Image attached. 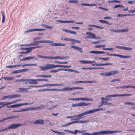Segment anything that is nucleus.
I'll return each instance as SVG.
<instances>
[{"mask_svg": "<svg viewBox=\"0 0 135 135\" xmlns=\"http://www.w3.org/2000/svg\"><path fill=\"white\" fill-rule=\"evenodd\" d=\"M122 131L118 130L110 131L105 130L99 132H93L92 133L88 132L84 133V135H104L107 134H110L115 133H117L121 132Z\"/></svg>", "mask_w": 135, "mask_h": 135, "instance_id": "nucleus-1", "label": "nucleus"}, {"mask_svg": "<svg viewBox=\"0 0 135 135\" xmlns=\"http://www.w3.org/2000/svg\"><path fill=\"white\" fill-rule=\"evenodd\" d=\"M71 67V65H55L52 64H48L44 66H40L39 68L41 71L46 70L48 69H54L57 67L61 68H70Z\"/></svg>", "mask_w": 135, "mask_h": 135, "instance_id": "nucleus-2", "label": "nucleus"}, {"mask_svg": "<svg viewBox=\"0 0 135 135\" xmlns=\"http://www.w3.org/2000/svg\"><path fill=\"white\" fill-rule=\"evenodd\" d=\"M21 95H20L15 94L10 95L7 96H4L1 99L2 100H6L7 99H11L15 98L20 97Z\"/></svg>", "mask_w": 135, "mask_h": 135, "instance_id": "nucleus-3", "label": "nucleus"}, {"mask_svg": "<svg viewBox=\"0 0 135 135\" xmlns=\"http://www.w3.org/2000/svg\"><path fill=\"white\" fill-rule=\"evenodd\" d=\"M119 72L117 71H109V72L102 73H100V75L103 76H110L113 75L118 73Z\"/></svg>", "mask_w": 135, "mask_h": 135, "instance_id": "nucleus-4", "label": "nucleus"}, {"mask_svg": "<svg viewBox=\"0 0 135 135\" xmlns=\"http://www.w3.org/2000/svg\"><path fill=\"white\" fill-rule=\"evenodd\" d=\"M68 99L70 100H81L82 101H92L93 100L91 98H88L86 97H81L78 98H69Z\"/></svg>", "mask_w": 135, "mask_h": 135, "instance_id": "nucleus-5", "label": "nucleus"}, {"mask_svg": "<svg viewBox=\"0 0 135 135\" xmlns=\"http://www.w3.org/2000/svg\"><path fill=\"white\" fill-rule=\"evenodd\" d=\"M37 47H32L29 48L22 47L21 48V49L25 50H27V51L25 52H22L21 53L22 54H26L30 53L31 52V50L32 49L36 48Z\"/></svg>", "mask_w": 135, "mask_h": 135, "instance_id": "nucleus-6", "label": "nucleus"}, {"mask_svg": "<svg viewBox=\"0 0 135 135\" xmlns=\"http://www.w3.org/2000/svg\"><path fill=\"white\" fill-rule=\"evenodd\" d=\"M32 104L30 103H20L18 104H14L10 106H8L7 107V108H14L20 107L24 105H27L31 104Z\"/></svg>", "mask_w": 135, "mask_h": 135, "instance_id": "nucleus-7", "label": "nucleus"}, {"mask_svg": "<svg viewBox=\"0 0 135 135\" xmlns=\"http://www.w3.org/2000/svg\"><path fill=\"white\" fill-rule=\"evenodd\" d=\"M106 55L109 56H114L116 57H119L122 58H129L131 57V56H124L122 55H120L117 54H110L109 53H107Z\"/></svg>", "mask_w": 135, "mask_h": 135, "instance_id": "nucleus-8", "label": "nucleus"}, {"mask_svg": "<svg viewBox=\"0 0 135 135\" xmlns=\"http://www.w3.org/2000/svg\"><path fill=\"white\" fill-rule=\"evenodd\" d=\"M86 34L87 35L89 36H87L86 38H94L95 37V34L90 32H86Z\"/></svg>", "mask_w": 135, "mask_h": 135, "instance_id": "nucleus-9", "label": "nucleus"}, {"mask_svg": "<svg viewBox=\"0 0 135 135\" xmlns=\"http://www.w3.org/2000/svg\"><path fill=\"white\" fill-rule=\"evenodd\" d=\"M64 131H66L68 133L74 134H76L77 132L81 133V131H80L75 130L74 131H71L69 130H65Z\"/></svg>", "mask_w": 135, "mask_h": 135, "instance_id": "nucleus-10", "label": "nucleus"}, {"mask_svg": "<svg viewBox=\"0 0 135 135\" xmlns=\"http://www.w3.org/2000/svg\"><path fill=\"white\" fill-rule=\"evenodd\" d=\"M73 90V87H65L61 89H60V91H66L72 90Z\"/></svg>", "mask_w": 135, "mask_h": 135, "instance_id": "nucleus-11", "label": "nucleus"}, {"mask_svg": "<svg viewBox=\"0 0 135 135\" xmlns=\"http://www.w3.org/2000/svg\"><path fill=\"white\" fill-rule=\"evenodd\" d=\"M79 61L80 62L84 64H92L95 62V61H89L84 60H80Z\"/></svg>", "mask_w": 135, "mask_h": 135, "instance_id": "nucleus-12", "label": "nucleus"}, {"mask_svg": "<svg viewBox=\"0 0 135 135\" xmlns=\"http://www.w3.org/2000/svg\"><path fill=\"white\" fill-rule=\"evenodd\" d=\"M47 107V105H41L38 106L33 107V110L44 109L46 108Z\"/></svg>", "mask_w": 135, "mask_h": 135, "instance_id": "nucleus-13", "label": "nucleus"}, {"mask_svg": "<svg viewBox=\"0 0 135 135\" xmlns=\"http://www.w3.org/2000/svg\"><path fill=\"white\" fill-rule=\"evenodd\" d=\"M89 122V121L88 120H79V121H73L69 123L66 124V126H69L70 124H71L74 123H84L86 122Z\"/></svg>", "mask_w": 135, "mask_h": 135, "instance_id": "nucleus-14", "label": "nucleus"}, {"mask_svg": "<svg viewBox=\"0 0 135 135\" xmlns=\"http://www.w3.org/2000/svg\"><path fill=\"white\" fill-rule=\"evenodd\" d=\"M33 123L35 124H42L44 123V120L41 119H38L33 122Z\"/></svg>", "mask_w": 135, "mask_h": 135, "instance_id": "nucleus-15", "label": "nucleus"}, {"mask_svg": "<svg viewBox=\"0 0 135 135\" xmlns=\"http://www.w3.org/2000/svg\"><path fill=\"white\" fill-rule=\"evenodd\" d=\"M27 82L30 84H36L37 83V82L36 81V79H28Z\"/></svg>", "mask_w": 135, "mask_h": 135, "instance_id": "nucleus-16", "label": "nucleus"}, {"mask_svg": "<svg viewBox=\"0 0 135 135\" xmlns=\"http://www.w3.org/2000/svg\"><path fill=\"white\" fill-rule=\"evenodd\" d=\"M12 102H0V105H2V106L4 107V106H7L8 105L12 104Z\"/></svg>", "mask_w": 135, "mask_h": 135, "instance_id": "nucleus-17", "label": "nucleus"}, {"mask_svg": "<svg viewBox=\"0 0 135 135\" xmlns=\"http://www.w3.org/2000/svg\"><path fill=\"white\" fill-rule=\"evenodd\" d=\"M78 106H87L91 104L90 103H86L84 102H80L78 103Z\"/></svg>", "mask_w": 135, "mask_h": 135, "instance_id": "nucleus-18", "label": "nucleus"}, {"mask_svg": "<svg viewBox=\"0 0 135 135\" xmlns=\"http://www.w3.org/2000/svg\"><path fill=\"white\" fill-rule=\"evenodd\" d=\"M18 117H19V116H12L11 117H9L8 118H5L3 119L0 120V122H3L4 121H5L7 119H12V118H17Z\"/></svg>", "mask_w": 135, "mask_h": 135, "instance_id": "nucleus-19", "label": "nucleus"}, {"mask_svg": "<svg viewBox=\"0 0 135 135\" xmlns=\"http://www.w3.org/2000/svg\"><path fill=\"white\" fill-rule=\"evenodd\" d=\"M66 70H65V69H55L54 70H51L50 71V72L51 73H56L60 71L64 70L65 71Z\"/></svg>", "mask_w": 135, "mask_h": 135, "instance_id": "nucleus-20", "label": "nucleus"}, {"mask_svg": "<svg viewBox=\"0 0 135 135\" xmlns=\"http://www.w3.org/2000/svg\"><path fill=\"white\" fill-rule=\"evenodd\" d=\"M45 90L47 91H60V89H56V88H54V89H41L40 90H39V91H44Z\"/></svg>", "mask_w": 135, "mask_h": 135, "instance_id": "nucleus-21", "label": "nucleus"}, {"mask_svg": "<svg viewBox=\"0 0 135 135\" xmlns=\"http://www.w3.org/2000/svg\"><path fill=\"white\" fill-rule=\"evenodd\" d=\"M24 126L23 124L20 123L12 124L10 125L9 127H19L20 126Z\"/></svg>", "mask_w": 135, "mask_h": 135, "instance_id": "nucleus-22", "label": "nucleus"}, {"mask_svg": "<svg viewBox=\"0 0 135 135\" xmlns=\"http://www.w3.org/2000/svg\"><path fill=\"white\" fill-rule=\"evenodd\" d=\"M35 57L34 56L32 57H28L21 60V61H24V60H31L32 59H35Z\"/></svg>", "mask_w": 135, "mask_h": 135, "instance_id": "nucleus-23", "label": "nucleus"}, {"mask_svg": "<svg viewBox=\"0 0 135 135\" xmlns=\"http://www.w3.org/2000/svg\"><path fill=\"white\" fill-rule=\"evenodd\" d=\"M65 70H65L66 71H70L71 72H73L79 74L80 73V72L79 71H77L76 70H75V69H65Z\"/></svg>", "mask_w": 135, "mask_h": 135, "instance_id": "nucleus-24", "label": "nucleus"}, {"mask_svg": "<svg viewBox=\"0 0 135 135\" xmlns=\"http://www.w3.org/2000/svg\"><path fill=\"white\" fill-rule=\"evenodd\" d=\"M28 89V88H20L19 89L18 91L20 92H27Z\"/></svg>", "mask_w": 135, "mask_h": 135, "instance_id": "nucleus-25", "label": "nucleus"}, {"mask_svg": "<svg viewBox=\"0 0 135 135\" xmlns=\"http://www.w3.org/2000/svg\"><path fill=\"white\" fill-rule=\"evenodd\" d=\"M99 21L102 23H105L110 25H112V23H109L108 21L106 20H99Z\"/></svg>", "mask_w": 135, "mask_h": 135, "instance_id": "nucleus-26", "label": "nucleus"}, {"mask_svg": "<svg viewBox=\"0 0 135 135\" xmlns=\"http://www.w3.org/2000/svg\"><path fill=\"white\" fill-rule=\"evenodd\" d=\"M32 110H33V107H28L22 109V111H25Z\"/></svg>", "mask_w": 135, "mask_h": 135, "instance_id": "nucleus-27", "label": "nucleus"}, {"mask_svg": "<svg viewBox=\"0 0 135 135\" xmlns=\"http://www.w3.org/2000/svg\"><path fill=\"white\" fill-rule=\"evenodd\" d=\"M120 97V94H115L112 95H108L105 96L106 98L114 97Z\"/></svg>", "mask_w": 135, "mask_h": 135, "instance_id": "nucleus-28", "label": "nucleus"}, {"mask_svg": "<svg viewBox=\"0 0 135 135\" xmlns=\"http://www.w3.org/2000/svg\"><path fill=\"white\" fill-rule=\"evenodd\" d=\"M65 58H66L60 56H56L55 57L53 56V59H60L62 60L63 59H65Z\"/></svg>", "mask_w": 135, "mask_h": 135, "instance_id": "nucleus-29", "label": "nucleus"}, {"mask_svg": "<svg viewBox=\"0 0 135 135\" xmlns=\"http://www.w3.org/2000/svg\"><path fill=\"white\" fill-rule=\"evenodd\" d=\"M18 127H8L7 128L3 129L2 130H0V132H2V131H6L7 129H14L15 128H16Z\"/></svg>", "mask_w": 135, "mask_h": 135, "instance_id": "nucleus-30", "label": "nucleus"}, {"mask_svg": "<svg viewBox=\"0 0 135 135\" xmlns=\"http://www.w3.org/2000/svg\"><path fill=\"white\" fill-rule=\"evenodd\" d=\"M88 114H90L95 112V109L91 110H88L86 111Z\"/></svg>", "mask_w": 135, "mask_h": 135, "instance_id": "nucleus-31", "label": "nucleus"}, {"mask_svg": "<svg viewBox=\"0 0 135 135\" xmlns=\"http://www.w3.org/2000/svg\"><path fill=\"white\" fill-rule=\"evenodd\" d=\"M125 104L127 105H135V103L131 102H126L124 103Z\"/></svg>", "mask_w": 135, "mask_h": 135, "instance_id": "nucleus-32", "label": "nucleus"}, {"mask_svg": "<svg viewBox=\"0 0 135 135\" xmlns=\"http://www.w3.org/2000/svg\"><path fill=\"white\" fill-rule=\"evenodd\" d=\"M1 13L2 16V22L3 23H4L5 22V17L4 16V14L3 11H1Z\"/></svg>", "mask_w": 135, "mask_h": 135, "instance_id": "nucleus-33", "label": "nucleus"}, {"mask_svg": "<svg viewBox=\"0 0 135 135\" xmlns=\"http://www.w3.org/2000/svg\"><path fill=\"white\" fill-rule=\"evenodd\" d=\"M129 31V29L128 28L123 29L122 30H119V32H128Z\"/></svg>", "mask_w": 135, "mask_h": 135, "instance_id": "nucleus-34", "label": "nucleus"}, {"mask_svg": "<svg viewBox=\"0 0 135 135\" xmlns=\"http://www.w3.org/2000/svg\"><path fill=\"white\" fill-rule=\"evenodd\" d=\"M105 108H97L95 109V112H96L97 111H99L101 110H105Z\"/></svg>", "mask_w": 135, "mask_h": 135, "instance_id": "nucleus-35", "label": "nucleus"}, {"mask_svg": "<svg viewBox=\"0 0 135 135\" xmlns=\"http://www.w3.org/2000/svg\"><path fill=\"white\" fill-rule=\"evenodd\" d=\"M119 7L123 8L124 7V6L120 4H117L116 5L114 6L113 8L114 9H115L117 8H118Z\"/></svg>", "mask_w": 135, "mask_h": 135, "instance_id": "nucleus-36", "label": "nucleus"}, {"mask_svg": "<svg viewBox=\"0 0 135 135\" xmlns=\"http://www.w3.org/2000/svg\"><path fill=\"white\" fill-rule=\"evenodd\" d=\"M4 80H12L14 79V77H4Z\"/></svg>", "mask_w": 135, "mask_h": 135, "instance_id": "nucleus-37", "label": "nucleus"}, {"mask_svg": "<svg viewBox=\"0 0 135 135\" xmlns=\"http://www.w3.org/2000/svg\"><path fill=\"white\" fill-rule=\"evenodd\" d=\"M103 105H110L111 106H113V104L110 103H108L107 102L105 101L102 104Z\"/></svg>", "mask_w": 135, "mask_h": 135, "instance_id": "nucleus-38", "label": "nucleus"}, {"mask_svg": "<svg viewBox=\"0 0 135 135\" xmlns=\"http://www.w3.org/2000/svg\"><path fill=\"white\" fill-rule=\"evenodd\" d=\"M110 31L112 32H116L119 33V30H113L112 29H110Z\"/></svg>", "mask_w": 135, "mask_h": 135, "instance_id": "nucleus-39", "label": "nucleus"}, {"mask_svg": "<svg viewBox=\"0 0 135 135\" xmlns=\"http://www.w3.org/2000/svg\"><path fill=\"white\" fill-rule=\"evenodd\" d=\"M72 39L71 38H66L64 37H62L61 38V40H65V41H71Z\"/></svg>", "mask_w": 135, "mask_h": 135, "instance_id": "nucleus-40", "label": "nucleus"}, {"mask_svg": "<svg viewBox=\"0 0 135 135\" xmlns=\"http://www.w3.org/2000/svg\"><path fill=\"white\" fill-rule=\"evenodd\" d=\"M20 73H22L23 72L28 71L29 70V69H24L21 70H20Z\"/></svg>", "mask_w": 135, "mask_h": 135, "instance_id": "nucleus-41", "label": "nucleus"}, {"mask_svg": "<svg viewBox=\"0 0 135 135\" xmlns=\"http://www.w3.org/2000/svg\"><path fill=\"white\" fill-rule=\"evenodd\" d=\"M46 30L45 29H42V28H36L34 29L35 31H45Z\"/></svg>", "mask_w": 135, "mask_h": 135, "instance_id": "nucleus-42", "label": "nucleus"}, {"mask_svg": "<svg viewBox=\"0 0 135 135\" xmlns=\"http://www.w3.org/2000/svg\"><path fill=\"white\" fill-rule=\"evenodd\" d=\"M93 63H94V64H92V65L93 66H102V64H97L96 62L95 61V62H94Z\"/></svg>", "mask_w": 135, "mask_h": 135, "instance_id": "nucleus-43", "label": "nucleus"}, {"mask_svg": "<svg viewBox=\"0 0 135 135\" xmlns=\"http://www.w3.org/2000/svg\"><path fill=\"white\" fill-rule=\"evenodd\" d=\"M77 119H81L83 118V116H82L81 113L77 115Z\"/></svg>", "mask_w": 135, "mask_h": 135, "instance_id": "nucleus-44", "label": "nucleus"}, {"mask_svg": "<svg viewBox=\"0 0 135 135\" xmlns=\"http://www.w3.org/2000/svg\"><path fill=\"white\" fill-rule=\"evenodd\" d=\"M85 6H96L97 4H90L88 3H85Z\"/></svg>", "mask_w": 135, "mask_h": 135, "instance_id": "nucleus-45", "label": "nucleus"}, {"mask_svg": "<svg viewBox=\"0 0 135 135\" xmlns=\"http://www.w3.org/2000/svg\"><path fill=\"white\" fill-rule=\"evenodd\" d=\"M123 49L127 50L130 51L132 50V49L131 48H129V47H125L124 46Z\"/></svg>", "mask_w": 135, "mask_h": 135, "instance_id": "nucleus-46", "label": "nucleus"}, {"mask_svg": "<svg viewBox=\"0 0 135 135\" xmlns=\"http://www.w3.org/2000/svg\"><path fill=\"white\" fill-rule=\"evenodd\" d=\"M69 3H77L78 2V1L77 0H69L68 1Z\"/></svg>", "mask_w": 135, "mask_h": 135, "instance_id": "nucleus-47", "label": "nucleus"}, {"mask_svg": "<svg viewBox=\"0 0 135 135\" xmlns=\"http://www.w3.org/2000/svg\"><path fill=\"white\" fill-rule=\"evenodd\" d=\"M105 45H97L95 46V47L97 48H100L101 47H105Z\"/></svg>", "mask_w": 135, "mask_h": 135, "instance_id": "nucleus-48", "label": "nucleus"}, {"mask_svg": "<svg viewBox=\"0 0 135 135\" xmlns=\"http://www.w3.org/2000/svg\"><path fill=\"white\" fill-rule=\"evenodd\" d=\"M42 78H51L52 77V76L51 75H42Z\"/></svg>", "mask_w": 135, "mask_h": 135, "instance_id": "nucleus-49", "label": "nucleus"}, {"mask_svg": "<svg viewBox=\"0 0 135 135\" xmlns=\"http://www.w3.org/2000/svg\"><path fill=\"white\" fill-rule=\"evenodd\" d=\"M36 42L37 44L41 43H45V40H41L37 41Z\"/></svg>", "mask_w": 135, "mask_h": 135, "instance_id": "nucleus-50", "label": "nucleus"}, {"mask_svg": "<svg viewBox=\"0 0 135 135\" xmlns=\"http://www.w3.org/2000/svg\"><path fill=\"white\" fill-rule=\"evenodd\" d=\"M35 43H32L31 44H28V46H30L31 45H37L38 44H37L36 42H36H35Z\"/></svg>", "mask_w": 135, "mask_h": 135, "instance_id": "nucleus-51", "label": "nucleus"}, {"mask_svg": "<svg viewBox=\"0 0 135 135\" xmlns=\"http://www.w3.org/2000/svg\"><path fill=\"white\" fill-rule=\"evenodd\" d=\"M132 95L131 94H120L121 96H131Z\"/></svg>", "mask_w": 135, "mask_h": 135, "instance_id": "nucleus-52", "label": "nucleus"}, {"mask_svg": "<svg viewBox=\"0 0 135 135\" xmlns=\"http://www.w3.org/2000/svg\"><path fill=\"white\" fill-rule=\"evenodd\" d=\"M129 15H127V14H119L117 16V17H123L124 16H127Z\"/></svg>", "mask_w": 135, "mask_h": 135, "instance_id": "nucleus-53", "label": "nucleus"}, {"mask_svg": "<svg viewBox=\"0 0 135 135\" xmlns=\"http://www.w3.org/2000/svg\"><path fill=\"white\" fill-rule=\"evenodd\" d=\"M75 21L74 20H66V23H74Z\"/></svg>", "mask_w": 135, "mask_h": 135, "instance_id": "nucleus-54", "label": "nucleus"}, {"mask_svg": "<svg viewBox=\"0 0 135 135\" xmlns=\"http://www.w3.org/2000/svg\"><path fill=\"white\" fill-rule=\"evenodd\" d=\"M20 70H15V71H13L12 72V73L13 74H16L17 73H20Z\"/></svg>", "mask_w": 135, "mask_h": 135, "instance_id": "nucleus-55", "label": "nucleus"}, {"mask_svg": "<svg viewBox=\"0 0 135 135\" xmlns=\"http://www.w3.org/2000/svg\"><path fill=\"white\" fill-rule=\"evenodd\" d=\"M71 120H75L77 119V115L72 116Z\"/></svg>", "mask_w": 135, "mask_h": 135, "instance_id": "nucleus-56", "label": "nucleus"}, {"mask_svg": "<svg viewBox=\"0 0 135 135\" xmlns=\"http://www.w3.org/2000/svg\"><path fill=\"white\" fill-rule=\"evenodd\" d=\"M106 99V98L104 97H102L101 98V100L102 104L105 102L104 101V100H105Z\"/></svg>", "mask_w": 135, "mask_h": 135, "instance_id": "nucleus-57", "label": "nucleus"}, {"mask_svg": "<svg viewBox=\"0 0 135 135\" xmlns=\"http://www.w3.org/2000/svg\"><path fill=\"white\" fill-rule=\"evenodd\" d=\"M52 44H50V45L51 46H56L57 43L54 42L53 41H52Z\"/></svg>", "mask_w": 135, "mask_h": 135, "instance_id": "nucleus-58", "label": "nucleus"}, {"mask_svg": "<svg viewBox=\"0 0 135 135\" xmlns=\"http://www.w3.org/2000/svg\"><path fill=\"white\" fill-rule=\"evenodd\" d=\"M27 66H36L37 65L36 64H27Z\"/></svg>", "mask_w": 135, "mask_h": 135, "instance_id": "nucleus-59", "label": "nucleus"}, {"mask_svg": "<svg viewBox=\"0 0 135 135\" xmlns=\"http://www.w3.org/2000/svg\"><path fill=\"white\" fill-rule=\"evenodd\" d=\"M120 81V80L119 79H114L112 80H111V82L113 83V82H114L116 81Z\"/></svg>", "mask_w": 135, "mask_h": 135, "instance_id": "nucleus-60", "label": "nucleus"}, {"mask_svg": "<svg viewBox=\"0 0 135 135\" xmlns=\"http://www.w3.org/2000/svg\"><path fill=\"white\" fill-rule=\"evenodd\" d=\"M124 46H116L115 47L117 48L121 49H123Z\"/></svg>", "mask_w": 135, "mask_h": 135, "instance_id": "nucleus-61", "label": "nucleus"}, {"mask_svg": "<svg viewBox=\"0 0 135 135\" xmlns=\"http://www.w3.org/2000/svg\"><path fill=\"white\" fill-rule=\"evenodd\" d=\"M82 83V81H75L73 83L74 84H76L80 83Z\"/></svg>", "mask_w": 135, "mask_h": 135, "instance_id": "nucleus-62", "label": "nucleus"}, {"mask_svg": "<svg viewBox=\"0 0 135 135\" xmlns=\"http://www.w3.org/2000/svg\"><path fill=\"white\" fill-rule=\"evenodd\" d=\"M77 50L81 53H82L83 52L81 48L80 47H79Z\"/></svg>", "mask_w": 135, "mask_h": 135, "instance_id": "nucleus-63", "label": "nucleus"}, {"mask_svg": "<svg viewBox=\"0 0 135 135\" xmlns=\"http://www.w3.org/2000/svg\"><path fill=\"white\" fill-rule=\"evenodd\" d=\"M65 133L64 132H59L58 134L60 135H65Z\"/></svg>", "mask_w": 135, "mask_h": 135, "instance_id": "nucleus-64", "label": "nucleus"}]
</instances>
